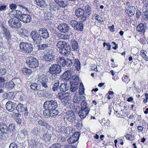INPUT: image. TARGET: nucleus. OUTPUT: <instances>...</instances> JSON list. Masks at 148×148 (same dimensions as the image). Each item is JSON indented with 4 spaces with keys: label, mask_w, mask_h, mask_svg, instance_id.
Instances as JSON below:
<instances>
[{
    "label": "nucleus",
    "mask_w": 148,
    "mask_h": 148,
    "mask_svg": "<svg viewBox=\"0 0 148 148\" xmlns=\"http://www.w3.org/2000/svg\"><path fill=\"white\" fill-rule=\"evenodd\" d=\"M22 71L23 73H26L27 75H29L32 73V71L30 69L26 68H23L22 69Z\"/></svg>",
    "instance_id": "nucleus-43"
},
{
    "label": "nucleus",
    "mask_w": 148,
    "mask_h": 148,
    "mask_svg": "<svg viewBox=\"0 0 148 148\" xmlns=\"http://www.w3.org/2000/svg\"><path fill=\"white\" fill-rule=\"evenodd\" d=\"M84 12V14L85 16H86V20H87L91 14L92 10L90 6L88 5L85 6Z\"/></svg>",
    "instance_id": "nucleus-22"
},
{
    "label": "nucleus",
    "mask_w": 148,
    "mask_h": 148,
    "mask_svg": "<svg viewBox=\"0 0 148 148\" xmlns=\"http://www.w3.org/2000/svg\"><path fill=\"white\" fill-rule=\"evenodd\" d=\"M43 113L45 115L48 116H51V110H46L43 111Z\"/></svg>",
    "instance_id": "nucleus-53"
},
{
    "label": "nucleus",
    "mask_w": 148,
    "mask_h": 148,
    "mask_svg": "<svg viewBox=\"0 0 148 148\" xmlns=\"http://www.w3.org/2000/svg\"><path fill=\"white\" fill-rule=\"evenodd\" d=\"M146 51L144 50H142L140 51V55L146 61L148 60V57L146 55Z\"/></svg>",
    "instance_id": "nucleus-41"
},
{
    "label": "nucleus",
    "mask_w": 148,
    "mask_h": 148,
    "mask_svg": "<svg viewBox=\"0 0 148 148\" xmlns=\"http://www.w3.org/2000/svg\"><path fill=\"white\" fill-rule=\"evenodd\" d=\"M79 93L80 95H82L84 93V88L82 83L81 82L79 85Z\"/></svg>",
    "instance_id": "nucleus-44"
},
{
    "label": "nucleus",
    "mask_w": 148,
    "mask_h": 148,
    "mask_svg": "<svg viewBox=\"0 0 148 148\" xmlns=\"http://www.w3.org/2000/svg\"><path fill=\"white\" fill-rule=\"evenodd\" d=\"M64 120H66L72 123L76 119V117L75 113L71 111L67 112L64 116Z\"/></svg>",
    "instance_id": "nucleus-8"
},
{
    "label": "nucleus",
    "mask_w": 148,
    "mask_h": 148,
    "mask_svg": "<svg viewBox=\"0 0 148 148\" xmlns=\"http://www.w3.org/2000/svg\"><path fill=\"white\" fill-rule=\"evenodd\" d=\"M40 85H38L36 83H32L30 85V88L32 90H35L40 89Z\"/></svg>",
    "instance_id": "nucleus-38"
},
{
    "label": "nucleus",
    "mask_w": 148,
    "mask_h": 148,
    "mask_svg": "<svg viewBox=\"0 0 148 148\" xmlns=\"http://www.w3.org/2000/svg\"><path fill=\"white\" fill-rule=\"evenodd\" d=\"M58 29L60 32L63 33L69 32L70 30L69 26L67 24L64 23L60 24L58 25Z\"/></svg>",
    "instance_id": "nucleus-12"
},
{
    "label": "nucleus",
    "mask_w": 148,
    "mask_h": 148,
    "mask_svg": "<svg viewBox=\"0 0 148 148\" xmlns=\"http://www.w3.org/2000/svg\"><path fill=\"white\" fill-rule=\"evenodd\" d=\"M146 28L145 27L143 23H140L137 25L136 29L138 31L144 33L145 31Z\"/></svg>",
    "instance_id": "nucleus-29"
},
{
    "label": "nucleus",
    "mask_w": 148,
    "mask_h": 148,
    "mask_svg": "<svg viewBox=\"0 0 148 148\" xmlns=\"http://www.w3.org/2000/svg\"><path fill=\"white\" fill-rule=\"evenodd\" d=\"M17 7V5L14 3L10 4L9 6V8L12 11L15 10Z\"/></svg>",
    "instance_id": "nucleus-58"
},
{
    "label": "nucleus",
    "mask_w": 148,
    "mask_h": 148,
    "mask_svg": "<svg viewBox=\"0 0 148 148\" xmlns=\"http://www.w3.org/2000/svg\"><path fill=\"white\" fill-rule=\"evenodd\" d=\"M58 36L59 38L64 40L68 39L70 37L69 35L62 34H58Z\"/></svg>",
    "instance_id": "nucleus-42"
},
{
    "label": "nucleus",
    "mask_w": 148,
    "mask_h": 148,
    "mask_svg": "<svg viewBox=\"0 0 148 148\" xmlns=\"http://www.w3.org/2000/svg\"><path fill=\"white\" fill-rule=\"evenodd\" d=\"M72 81L71 82H75L79 83V80L78 77L76 75L72 76Z\"/></svg>",
    "instance_id": "nucleus-54"
},
{
    "label": "nucleus",
    "mask_w": 148,
    "mask_h": 148,
    "mask_svg": "<svg viewBox=\"0 0 148 148\" xmlns=\"http://www.w3.org/2000/svg\"><path fill=\"white\" fill-rule=\"evenodd\" d=\"M0 131L5 134L9 133V131L7 125L3 122L0 123Z\"/></svg>",
    "instance_id": "nucleus-21"
},
{
    "label": "nucleus",
    "mask_w": 148,
    "mask_h": 148,
    "mask_svg": "<svg viewBox=\"0 0 148 148\" xmlns=\"http://www.w3.org/2000/svg\"><path fill=\"white\" fill-rule=\"evenodd\" d=\"M60 81L58 80L55 81L53 84V86L52 88V90L54 91H57L59 88V84Z\"/></svg>",
    "instance_id": "nucleus-39"
},
{
    "label": "nucleus",
    "mask_w": 148,
    "mask_h": 148,
    "mask_svg": "<svg viewBox=\"0 0 148 148\" xmlns=\"http://www.w3.org/2000/svg\"><path fill=\"white\" fill-rule=\"evenodd\" d=\"M85 98L84 96H75L73 98V101L75 103L79 104L81 101H82V100H85Z\"/></svg>",
    "instance_id": "nucleus-26"
},
{
    "label": "nucleus",
    "mask_w": 148,
    "mask_h": 148,
    "mask_svg": "<svg viewBox=\"0 0 148 148\" xmlns=\"http://www.w3.org/2000/svg\"><path fill=\"white\" fill-rule=\"evenodd\" d=\"M32 19L30 16L28 14H23L20 21L25 23H28L30 22Z\"/></svg>",
    "instance_id": "nucleus-24"
},
{
    "label": "nucleus",
    "mask_w": 148,
    "mask_h": 148,
    "mask_svg": "<svg viewBox=\"0 0 148 148\" xmlns=\"http://www.w3.org/2000/svg\"><path fill=\"white\" fill-rule=\"evenodd\" d=\"M6 109L10 112H12L16 108V104L14 102L8 101L6 104Z\"/></svg>",
    "instance_id": "nucleus-17"
},
{
    "label": "nucleus",
    "mask_w": 148,
    "mask_h": 148,
    "mask_svg": "<svg viewBox=\"0 0 148 148\" xmlns=\"http://www.w3.org/2000/svg\"><path fill=\"white\" fill-rule=\"evenodd\" d=\"M14 86V83L13 81H10L7 82L6 84L5 87L8 89L10 90L12 89Z\"/></svg>",
    "instance_id": "nucleus-34"
},
{
    "label": "nucleus",
    "mask_w": 148,
    "mask_h": 148,
    "mask_svg": "<svg viewBox=\"0 0 148 148\" xmlns=\"http://www.w3.org/2000/svg\"><path fill=\"white\" fill-rule=\"evenodd\" d=\"M6 72V70L5 69H0V75H4Z\"/></svg>",
    "instance_id": "nucleus-63"
},
{
    "label": "nucleus",
    "mask_w": 148,
    "mask_h": 148,
    "mask_svg": "<svg viewBox=\"0 0 148 148\" xmlns=\"http://www.w3.org/2000/svg\"><path fill=\"white\" fill-rule=\"evenodd\" d=\"M34 1L37 5L42 8H46L47 7V4L44 0H34Z\"/></svg>",
    "instance_id": "nucleus-20"
},
{
    "label": "nucleus",
    "mask_w": 148,
    "mask_h": 148,
    "mask_svg": "<svg viewBox=\"0 0 148 148\" xmlns=\"http://www.w3.org/2000/svg\"><path fill=\"white\" fill-rule=\"evenodd\" d=\"M75 14L78 18H80L81 20L82 21H85L86 20L84 9L81 8H76L75 11Z\"/></svg>",
    "instance_id": "nucleus-9"
},
{
    "label": "nucleus",
    "mask_w": 148,
    "mask_h": 148,
    "mask_svg": "<svg viewBox=\"0 0 148 148\" xmlns=\"http://www.w3.org/2000/svg\"><path fill=\"white\" fill-rule=\"evenodd\" d=\"M16 14L14 15V17L16 18L18 20H20L22 17L23 14H22L21 11L19 10H15Z\"/></svg>",
    "instance_id": "nucleus-36"
},
{
    "label": "nucleus",
    "mask_w": 148,
    "mask_h": 148,
    "mask_svg": "<svg viewBox=\"0 0 148 148\" xmlns=\"http://www.w3.org/2000/svg\"><path fill=\"white\" fill-rule=\"evenodd\" d=\"M38 50H45V52L43 56L44 60L48 62H51L55 60V52L54 49L49 48L50 45L47 43L38 46Z\"/></svg>",
    "instance_id": "nucleus-1"
},
{
    "label": "nucleus",
    "mask_w": 148,
    "mask_h": 148,
    "mask_svg": "<svg viewBox=\"0 0 148 148\" xmlns=\"http://www.w3.org/2000/svg\"><path fill=\"white\" fill-rule=\"evenodd\" d=\"M28 35V31L25 29H23L21 32V35L23 36H27Z\"/></svg>",
    "instance_id": "nucleus-56"
},
{
    "label": "nucleus",
    "mask_w": 148,
    "mask_h": 148,
    "mask_svg": "<svg viewBox=\"0 0 148 148\" xmlns=\"http://www.w3.org/2000/svg\"><path fill=\"white\" fill-rule=\"evenodd\" d=\"M55 2L61 7L65 8L67 5V3L63 0H54Z\"/></svg>",
    "instance_id": "nucleus-30"
},
{
    "label": "nucleus",
    "mask_w": 148,
    "mask_h": 148,
    "mask_svg": "<svg viewBox=\"0 0 148 148\" xmlns=\"http://www.w3.org/2000/svg\"><path fill=\"white\" fill-rule=\"evenodd\" d=\"M73 62L71 60L69 59H67L66 60V62L65 64V66L67 67L71 66L73 64Z\"/></svg>",
    "instance_id": "nucleus-48"
},
{
    "label": "nucleus",
    "mask_w": 148,
    "mask_h": 148,
    "mask_svg": "<svg viewBox=\"0 0 148 148\" xmlns=\"http://www.w3.org/2000/svg\"><path fill=\"white\" fill-rule=\"evenodd\" d=\"M26 63L29 67L32 68H35L37 67L39 64L38 60L34 57L32 56L27 58Z\"/></svg>",
    "instance_id": "nucleus-4"
},
{
    "label": "nucleus",
    "mask_w": 148,
    "mask_h": 148,
    "mask_svg": "<svg viewBox=\"0 0 148 148\" xmlns=\"http://www.w3.org/2000/svg\"><path fill=\"white\" fill-rule=\"evenodd\" d=\"M51 134H50L48 131L45 133L43 135L42 137V139H44L46 142L49 141L51 139Z\"/></svg>",
    "instance_id": "nucleus-28"
},
{
    "label": "nucleus",
    "mask_w": 148,
    "mask_h": 148,
    "mask_svg": "<svg viewBox=\"0 0 148 148\" xmlns=\"http://www.w3.org/2000/svg\"><path fill=\"white\" fill-rule=\"evenodd\" d=\"M71 43L72 49L74 50H75L78 48L79 45L77 41L74 39H73L71 41Z\"/></svg>",
    "instance_id": "nucleus-37"
},
{
    "label": "nucleus",
    "mask_w": 148,
    "mask_h": 148,
    "mask_svg": "<svg viewBox=\"0 0 148 148\" xmlns=\"http://www.w3.org/2000/svg\"><path fill=\"white\" fill-rule=\"evenodd\" d=\"M136 8L133 5H130L126 8L125 12L128 14V16L132 17L135 13Z\"/></svg>",
    "instance_id": "nucleus-16"
},
{
    "label": "nucleus",
    "mask_w": 148,
    "mask_h": 148,
    "mask_svg": "<svg viewBox=\"0 0 148 148\" xmlns=\"http://www.w3.org/2000/svg\"><path fill=\"white\" fill-rule=\"evenodd\" d=\"M19 47L20 51L23 53L28 54L33 51V45L30 43L22 42L20 43Z\"/></svg>",
    "instance_id": "nucleus-2"
},
{
    "label": "nucleus",
    "mask_w": 148,
    "mask_h": 148,
    "mask_svg": "<svg viewBox=\"0 0 148 148\" xmlns=\"http://www.w3.org/2000/svg\"><path fill=\"white\" fill-rule=\"evenodd\" d=\"M48 81L47 77L43 75L39 77L38 78V82H39L41 84L42 86L45 88L48 87Z\"/></svg>",
    "instance_id": "nucleus-14"
},
{
    "label": "nucleus",
    "mask_w": 148,
    "mask_h": 148,
    "mask_svg": "<svg viewBox=\"0 0 148 148\" xmlns=\"http://www.w3.org/2000/svg\"><path fill=\"white\" fill-rule=\"evenodd\" d=\"M58 105L56 101L53 100L47 101L44 104L43 107L46 110H52L53 109H57Z\"/></svg>",
    "instance_id": "nucleus-5"
},
{
    "label": "nucleus",
    "mask_w": 148,
    "mask_h": 148,
    "mask_svg": "<svg viewBox=\"0 0 148 148\" xmlns=\"http://www.w3.org/2000/svg\"><path fill=\"white\" fill-rule=\"evenodd\" d=\"M15 125L13 124H10L8 127L9 132L13 133L15 131Z\"/></svg>",
    "instance_id": "nucleus-46"
},
{
    "label": "nucleus",
    "mask_w": 148,
    "mask_h": 148,
    "mask_svg": "<svg viewBox=\"0 0 148 148\" xmlns=\"http://www.w3.org/2000/svg\"><path fill=\"white\" fill-rule=\"evenodd\" d=\"M64 58L63 57H59L57 59L56 61L57 62L58 64H60V65L64 61L63 60L64 59Z\"/></svg>",
    "instance_id": "nucleus-59"
},
{
    "label": "nucleus",
    "mask_w": 148,
    "mask_h": 148,
    "mask_svg": "<svg viewBox=\"0 0 148 148\" xmlns=\"http://www.w3.org/2000/svg\"><path fill=\"white\" fill-rule=\"evenodd\" d=\"M53 15L50 12H49L45 13L44 16L46 20H51L52 18Z\"/></svg>",
    "instance_id": "nucleus-45"
},
{
    "label": "nucleus",
    "mask_w": 148,
    "mask_h": 148,
    "mask_svg": "<svg viewBox=\"0 0 148 148\" xmlns=\"http://www.w3.org/2000/svg\"><path fill=\"white\" fill-rule=\"evenodd\" d=\"M57 97L58 98L61 100L64 99L68 101L71 99L70 94L68 92H59L57 95Z\"/></svg>",
    "instance_id": "nucleus-15"
},
{
    "label": "nucleus",
    "mask_w": 148,
    "mask_h": 148,
    "mask_svg": "<svg viewBox=\"0 0 148 148\" xmlns=\"http://www.w3.org/2000/svg\"><path fill=\"white\" fill-rule=\"evenodd\" d=\"M69 87L67 84H62L60 87V89L61 91L65 92L68 90Z\"/></svg>",
    "instance_id": "nucleus-32"
},
{
    "label": "nucleus",
    "mask_w": 148,
    "mask_h": 148,
    "mask_svg": "<svg viewBox=\"0 0 148 148\" xmlns=\"http://www.w3.org/2000/svg\"><path fill=\"white\" fill-rule=\"evenodd\" d=\"M74 62L73 66L76 68L77 71H79L80 69L81 64L80 62L77 59H75L74 60Z\"/></svg>",
    "instance_id": "nucleus-31"
},
{
    "label": "nucleus",
    "mask_w": 148,
    "mask_h": 148,
    "mask_svg": "<svg viewBox=\"0 0 148 148\" xmlns=\"http://www.w3.org/2000/svg\"><path fill=\"white\" fill-rule=\"evenodd\" d=\"M71 47L69 44H67L62 49L60 50V53L64 56H68L70 53Z\"/></svg>",
    "instance_id": "nucleus-18"
},
{
    "label": "nucleus",
    "mask_w": 148,
    "mask_h": 148,
    "mask_svg": "<svg viewBox=\"0 0 148 148\" xmlns=\"http://www.w3.org/2000/svg\"><path fill=\"white\" fill-rule=\"evenodd\" d=\"M90 110L81 109L78 112V114L82 119H84L89 113Z\"/></svg>",
    "instance_id": "nucleus-19"
},
{
    "label": "nucleus",
    "mask_w": 148,
    "mask_h": 148,
    "mask_svg": "<svg viewBox=\"0 0 148 148\" xmlns=\"http://www.w3.org/2000/svg\"><path fill=\"white\" fill-rule=\"evenodd\" d=\"M67 44L65 42L60 41L58 42L57 44V46L61 50L64 48Z\"/></svg>",
    "instance_id": "nucleus-35"
},
{
    "label": "nucleus",
    "mask_w": 148,
    "mask_h": 148,
    "mask_svg": "<svg viewBox=\"0 0 148 148\" xmlns=\"http://www.w3.org/2000/svg\"><path fill=\"white\" fill-rule=\"evenodd\" d=\"M25 106L24 105L22 104L21 103H19L18 106H16V110L18 112H23L26 108L24 107Z\"/></svg>",
    "instance_id": "nucleus-33"
},
{
    "label": "nucleus",
    "mask_w": 148,
    "mask_h": 148,
    "mask_svg": "<svg viewBox=\"0 0 148 148\" xmlns=\"http://www.w3.org/2000/svg\"><path fill=\"white\" fill-rule=\"evenodd\" d=\"M51 110V114L52 115L51 116H53L55 115H57L58 114L59 111L56 109H53Z\"/></svg>",
    "instance_id": "nucleus-49"
},
{
    "label": "nucleus",
    "mask_w": 148,
    "mask_h": 148,
    "mask_svg": "<svg viewBox=\"0 0 148 148\" xmlns=\"http://www.w3.org/2000/svg\"><path fill=\"white\" fill-rule=\"evenodd\" d=\"M143 14V16H145V19L148 20V9L144 12Z\"/></svg>",
    "instance_id": "nucleus-62"
},
{
    "label": "nucleus",
    "mask_w": 148,
    "mask_h": 148,
    "mask_svg": "<svg viewBox=\"0 0 148 148\" xmlns=\"http://www.w3.org/2000/svg\"><path fill=\"white\" fill-rule=\"evenodd\" d=\"M7 6L6 5L1 4L0 5V11H5L6 10Z\"/></svg>",
    "instance_id": "nucleus-61"
},
{
    "label": "nucleus",
    "mask_w": 148,
    "mask_h": 148,
    "mask_svg": "<svg viewBox=\"0 0 148 148\" xmlns=\"http://www.w3.org/2000/svg\"><path fill=\"white\" fill-rule=\"evenodd\" d=\"M62 69L61 66L58 64H53L49 68V72L51 74L57 75L61 72Z\"/></svg>",
    "instance_id": "nucleus-3"
},
{
    "label": "nucleus",
    "mask_w": 148,
    "mask_h": 148,
    "mask_svg": "<svg viewBox=\"0 0 148 148\" xmlns=\"http://www.w3.org/2000/svg\"><path fill=\"white\" fill-rule=\"evenodd\" d=\"M71 23L73 27H74L76 30L81 31L83 30L84 25L82 21H80L77 22L76 21L73 20L71 21Z\"/></svg>",
    "instance_id": "nucleus-10"
},
{
    "label": "nucleus",
    "mask_w": 148,
    "mask_h": 148,
    "mask_svg": "<svg viewBox=\"0 0 148 148\" xmlns=\"http://www.w3.org/2000/svg\"><path fill=\"white\" fill-rule=\"evenodd\" d=\"M19 8V9L21 10V11L22 10L25 11L26 13H27V12H28V10L27 8H26L24 6L22 5H18Z\"/></svg>",
    "instance_id": "nucleus-55"
},
{
    "label": "nucleus",
    "mask_w": 148,
    "mask_h": 148,
    "mask_svg": "<svg viewBox=\"0 0 148 148\" xmlns=\"http://www.w3.org/2000/svg\"><path fill=\"white\" fill-rule=\"evenodd\" d=\"M8 23L10 27L14 28H20L21 26L20 21L13 18L9 19Z\"/></svg>",
    "instance_id": "nucleus-6"
},
{
    "label": "nucleus",
    "mask_w": 148,
    "mask_h": 148,
    "mask_svg": "<svg viewBox=\"0 0 148 148\" xmlns=\"http://www.w3.org/2000/svg\"><path fill=\"white\" fill-rule=\"evenodd\" d=\"M62 145L58 143H54L51 145L49 148H61Z\"/></svg>",
    "instance_id": "nucleus-52"
},
{
    "label": "nucleus",
    "mask_w": 148,
    "mask_h": 148,
    "mask_svg": "<svg viewBox=\"0 0 148 148\" xmlns=\"http://www.w3.org/2000/svg\"><path fill=\"white\" fill-rule=\"evenodd\" d=\"M31 142L32 143V144L33 148H36L38 145V142L37 140L35 139H32Z\"/></svg>",
    "instance_id": "nucleus-57"
},
{
    "label": "nucleus",
    "mask_w": 148,
    "mask_h": 148,
    "mask_svg": "<svg viewBox=\"0 0 148 148\" xmlns=\"http://www.w3.org/2000/svg\"><path fill=\"white\" fill-rule=\"evenodd\" d=\"M122 81L126 84H127L130 81V79L127 75H124L122 77Z\"/></svg>",
    "instance_id": "nucleus-47"
},
{
    "label": "nucleus",
    "mask_w": 148,
    "mask_h": 148,
    "mask_svg": "<svg viewBox=\"0 0 148 148\" xmlns=\"http://www.w3.org/2000/svg\"><path fill=\"white\" fill-rule=\"evenodd\" d=\"M4 37L8 41L11 40V36L9 31L4 33Z\"/></svg>",
    "instance_id": "nucleus-51"
},
{
    "label": "nucleus",
    "mask_w": 148,
    "mask_h": 148,
    "mask_svg": "<svg viewBox=\"0 0 148 148\" xmlns=\"http://www.w3.org/2000/svg\"><path fill=\"white\" fill-rule=\"evenodd\" d=\"M80 135V133L79 132H75L73 135L70 137L68 139V142L69 144L75 143L79 139Z\"/></svg>",
    "instance_id": "nucleus-11"
},
{
    "label": "nucleus",
    "mask_w": 148,
    "mask_h": 148,
    "mask_svg": "<svg viewBox=\"0 0 148 148\" xmlns=\"http://www.w3.org/2000/svg\"><path fill=\"white\" fill-rule=\"evenodd\" d=\"M72 73L71 71H66L62 75V77L63 79L68 80L71 78Z\"/></svg>",
    "instance_id": "nucleus-25"
},
{
    "label": "nucleus",
    "mask_w": 148,
    "mask_h": 148,
    "mask_svg": "<svg viewBox=\"0 0 148 148\" xmlns=\"http://www.w3.org/2000/svg\"><path fill=\"white\" fill-rule=\"evenodd\" d=\"M81 105L82 109H85L86 110H90L88 107L86 101L85 100H82V101L81 102Z\"/></svg>",
    "instance_id": "nucleus-40"
},
{
    "label": "nucleus",
    "mask_w": 148,
    "mask_h": 148,
    "mask_svg": "<svg viewBox=\"0 0 148 148\" xmlns=\"http://www.w3.org/2000/svg\"><path fill=\"white\" fill-rule=\"evenodd\" d=\"M30 35L34 43L38 44L41 42L42 38L36 31H32Z\"/></svg>",
    "instance_id": "nucleus-7"
},
{
    "label": "nucleus",
    "mask_w": 148,
    "mask_h": 148,
    "mask_svg": "<svg viewBox=\"0 0 148 148\" xmlns=\"http://www.w3.org/2000/svg\"><path fill=\"white\" fill-rule=\"evenodd\" d=\"M39 125L45 127L46 128L49 130H51V126L44 120L40 119L38 121Z\"/></svg>",
    "instance_id": "nucleus-23"
},
{
    "label": "nucleus",
    "mask_w": 148,
    "mask_h": 148,
    "mask_svg": "<svg viewBox=\"0 0 148 148\" xmlns=\"http://www.w3.org/2000/svg\"><path fill=\"white\" fill-rule=\"evenodd\" d=\"M9 148H17V145L15 143H12L10 144Z\"/></svg>",
    "instance_id": "nucleus-64"
},
{
    "label": "nucleus",
    "mask_w": 148,
    "mask_h": 148,
    "mask_svg": "<svg viewBox=\"0 0 148 148\" xmlns=\"http://www.w3.org/2000/svg\"><path fill=\"white\" fill-rule=\"evenodd\" d=\"M38 34L44 39H47L49 37L48 31L45 28H41L38 30Z\"/></svg>",
    "instance_id": "nucleus-13"
},
{
    "label": "nucleus",
    "mask_w": 148,
    "mask_h": 148,
    "mask_svg": "<svg viewBox=\"0 0 148 148\" xmlns=\"http://www.w3.org/2000/svg\"><path fill=\"white\" fill-rule=\"evenodd\" d=\"M126 137L127 139L130 140H133L134 139V137L129 134H127Z\"/></svg>",
    "instance_id": "nucleus-60"
},
{
    "label": "nucleus",
    "mask_w": 148,
    "mask_h": 148,
    "mask_svg": "<svg viewBox=\"0 0 148 148\" xmlns=\"http://www.w3.org/2000/svg\"><path fill=\"white\" fill-rule=\"evenodd\" d=\"M79 83L75 82H71L70 90L72 92L75 91L78 88Z\"/></svg>",
    "instance_id": "nucleus-27"
},
{
    "label": "nucleus",
    "mask_w": 148,
    "mask_h": 148,
    "mask_svg": "<svg viewBox=\"0 0 148 148\" xmlns=\"http://www.w3.org/2000/svg\"><path fill=\"white\" fill-rule=\"evenodd\" d=\"M56 6V5L54 3L50 4L49 10L51 11H56V10H58V8L55 6Z\"/></svg>",
    "instance_id": "nucleus-50"
}]
</instances>
